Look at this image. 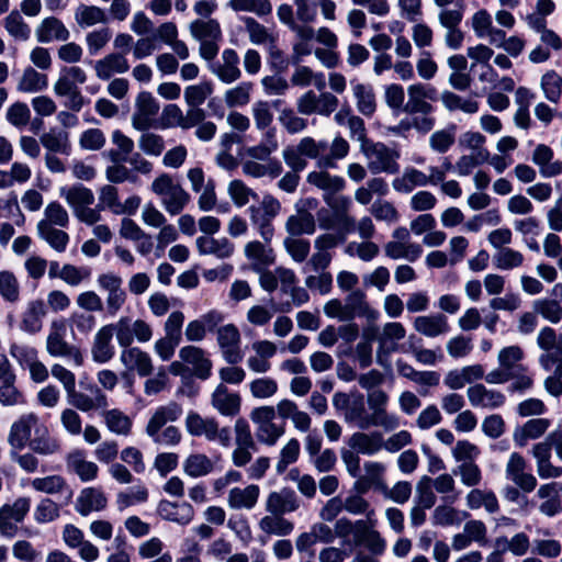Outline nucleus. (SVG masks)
Segmentation results:
<instances>
[{"mask_svg":"<svg viewBox=\"0 0 562 562\" xmlns=\"http://www.w3.org/2000/svg\"><path fill=\"white\" fill-rule=\"evenodd\" d=\"M361 153L370 159L368 169L372 175L381 172L397 173L400 171V164L397 160L401 154L397 149H392L384 143L371 142Z\"/></svg>","mask_w":562,"mask_h":562,"instance_id":"obj_1","label":"nucleus"},{"mask_svg":"<svg viewBox=\"0 0 562 562\" xmlns=\"http://www.w3.org/2000/svg\"><path fill=\"white\" fill-rule=\"evenodd\" d=\"M217 342L222 349L224 359L229 364H237L243 357L239 351L240 333L234 324H227L217 328Z\"/></svg>","mask_w":562,"mask_h":562,"instance_id":"obj_2","label":"nucleus"},{"mask_svg":"<svg viewBox=\"0 0 562 562\" xmlns=\"http://www.w3.org/2000/svg\"><path fill=\"white\" fill-rule=\"evenodd\" d=\"M379 312L371 308L366 301V293L362 290L351 291L344 304V313L340 316L341 322H351L356 317H366L368 319H375Z\"/></svg>","mask_w":562,"mask_h":562,"instance_id":"obj_3","label":"nucleus"},{"mask_svg":"<svg viewBox=\"0 0 562 562\" xmlns=\"http://www.w3.org/2000/svg\"><path fill=\"white\" fill-rule=\"evenodd\" d=\"M37 422V415L30 413L22 415L12 424L8 437V441L12 449H24L29 446V442L32 439V429H34Z\"/></svg>","mask_w":562,"mask_h":562,"instance_id":"obj_4","label":"nucleus"},{"mask_svg":"<svg viewBox=\"0 0 562 562\" xmlns=\"http://www.w3.org/2000/svg\"><path fill=\"white\" fill-rule=\"evenodd\" d=\"M157 514L164 520L186 526L192 521L194 509L188 502L177 503L168 499H161L157 506Z\"/></svg>","mask_w":562,"mask_h":562,"instance_id":"obj_5","label":"nucleus"},{"mask_svg":"<svg viewBox=\"0 0 562 562\" xmlns=\"http://www.w3.org/2000/svg\"><path fill=\"white\" fill-rule=\"evenodd\" d=\"M179 357L186 363L193 366V374L207 380L212 374V361L205 357V352L200 347L184 346L179 351Z\"/></svg>","mask_w":562,"mask_h":562,"instance_id":"obj_6","label":"nucleus"},{"mask_svg":"<svg viewBox=\"0 0 562 562\" xmlns=\"http://www.w3.org/2000/svg\"><path fill=\"white\" fill-rule=\"evenodd\" d=\"M114 334V324H109L99 329L94 337L92 358L97 363H106L114 356V347L111 340Z\"/></svg>","mask_w":562,"mask_h":562,"instance_id":"obj_7","label":"nucleus"},{"mask_svg":"<svg viewBox=\"0 0 562 562\" xmlns=\"http://www.w3.org/2000/svg\"><path fill=\"white\" fill-rule=\"evenodd\" d=\"M108 499L100 488L86 487L80 492L75 505L76 510L83 517L92 510L100 512L106 507Z\"/></svg>","mask_w":562,"mask_h":562,"instance_id":"obj_8","label":"nucleus"},{"mask_svg":"<svg viewBox=\"0 0 562 562\" xmlns=\"http://www.w3.org/2000/svg\"><path fill=\"white\" fill-rule=\"evenodd\" d=\"M59 195L66 200L74 213L94 203V194L92 190L80 182H77L71 187H61L59 189Z\"/></svg>","mask_w":562,"mask_h":562,"instance_id":"obj_9","label":"nucleus"},{"mask_svg":"<svg viewBox=\"0 0 562 562\" xmlns=\"http://www.w3.org/2000/svg\"><path fill=\"white\" fill-rule=\"evenodd\" d=\"M121 361L127 370H136L139 376H148L153 372V363L149 355L138 347L123 349Z\"/></svg>","mask_w":562,"mask_h":562,"instance_id":"obj_10","label":"nucleus"},{"mask_svg":"<svg viewBox=\"0 0 562 562\" xmlns=\"http://www.w3.org/2000/svg\"><path fill=\"white\" fill-rule=\"evenodd\" d=\"M212 405L223 416H235L240 411V396L237 393L229 394L227 387L221 383L212 394Z\"/></svg>","mask_w":562,"mask_h":562,"instance_id":"obj_11","label":"nucleus"},{"mask_svg":"<svg viewBox=\"0 0 562 562\" xmlns=\"http://www.w3.org/2000/svg\"><path fill=\"white\" fill-rule=\"evenodd\" d=\"M196 248L200 255H214L220 259L229 258L234 252V244L226 237L215 239L200 236L196 238Z\"/></svg>","mask_w":562,"mask_h":562,"instance_id":"obj_12","label":"nucleus"},{"mask_svg":"<svg viewBox=\"0 0 562 562\" xmlns=\"http://www.w3.org/2000/svg\"><path fill=\"white\" fill-rule=\"evenodd\" d=\"M70 34L64 23L55 18H45L36 29V37L40 43H50L54 38L57 41H67Z\"/></svg>","mask_w":562,"mask_h":562,"instance_id":"obj_13","label":"nucleus"},{"mask_svg":"<svg viewBox=\"0 0 562 562\" xmlns=\"http://www.w3.org/2000/svg\"><path fill=\"white\" fill-rule=\"evenodd\" d=\"M41 144L54 154L70 155L71 144L69 142V133L58 127H52L48 132L43 133L40 137Z\"/></svg>","mask_w":562,"mask_h":562,"instance_id":"obj_14","label":"nucleus"},{"mask_svg":"<svg viewBox=\"0 0 562 562\" xmlns=\"http://www.w3.org/2000/svg\"><path fill=\"white\" fill-rule=\"evenodd\" d=\"M348 445L359 453L367 456H372L384 447L383 436L380 431H372L370 434L355 432L349 438Z\"/></svg>","mask_w":562,"mask_h":562,"instance_id":"obj_15","label":"nucleus"},{"mask_svg":"<svg viewBox=\"0 0 562 562\" xmlns=\"http://www.w3.org/2000/svg\"><path fill=\"white\" fill-rule=\"evenodd\" d=\"M307 182L324 190V200L330 204L328 194H335L345 188V179L340 176H331L326 171H312L307 176Z\"/></svg>","mask_w":562,"mask_h":562,"instance_id":"obj_16","label":"nucleus"},{"mask_svg":"<svg viewBox=\"0 0 562 562\" xmlns=\"http://www.w3.org/2000/svg\"><path fill=\"white\" fill-rule=\"evenodd\" d=\"M67 465L82 482H89L97 477L99 468L94 462L85 460L83 450H75L67 457Z\"/></svg>","mask_w":562,"mask_h":562,"instance_id":"obj_17","label":"nucleus"},{"mask_svg":"<svg viewBox=\"0 0 562 562\" xmlns=\"http://www.w3.org/2000/svg\"><path fill=\"white\" fill-rule=\"evenodd\" d=\"M29 447L35 453L48 456L59 449V443L49 436V431L45 425L37 423L34 427V436L30 440Z\"/></svg>","mask_w":562,"mask_h":562,"instance_id":"obj_18","label":"nucleus"},{"mask_svg":"<svg viewBox=\"0 0 562 562\" xmlns=\"http://www.w3.org/2000/svg\"><path fill=\"white\" fill-rule=\"evenodd\" d=\"M245 255L249 260L254 261L252 269L255 272H262V270L274 262V254L271 248L258 241H249L245 247Z\"/></svg>","mask_w":562,"mask_h":562,"instance_id":"obj_19","label":"nucleus"},{"mask_svg":"<svg viewBox=\"0 0 562 562\" xmlns=\"http://www.w3.org/2000/svg\"><path fill=\"white\" fill-rule=\"evenodd\" d=\"M46 314L45 303L42 300L30 302L23 313L20 328L27 334H36L42 329V317Z\"/></svg>","mask_w":562,"mask_h":562,"instance_id":"obj_20","label":"nucleus"},{"mask_svg":"<svg viewBox=\"0 0 562 562\" xmlns=\"http://www.w3.org/2000/svg\"><path fill=\"white\" fill-rule=\"evenodd\" d=\"M414 327L427 337H437L448 330L447 317L443 314L418 316L414 321Z\"/></svg>","mask_w":562,"mask_h":562,"instance_id":"obj_21","label":"nucleus"},{"mask_svg":"<svg viewBox=\"0 0 562 562\" xmlns=\"http://www.w3.org/2000/svg\"><path fill=\"white\" fill-rule=\"evenodd\" d=\"M259 486L250 484L245 488L234 487L229 491L228 504L232 508L251 509L259 497Z\"/></svg>","mask_w":562,"mask_h":562,"instance_id":"obj_22","label":"nucleus"},{"mask_svg":"<svg viewBox=\"0 0 562 562\" xmlns=\"http://www.w3.org/2000/svg\"><path fill=\"white\" fill-rule=\"evenodd\" d=\"M285 229L291 236L312 235L316 229L315 218L310 212L299 210V214L288 217Z\"/></svg>","mask_w":562,"mask_h":562,"instance_id":"obj_23","label":"nucleus"},{"mask_svg":"<svg viewBox=\"0 0 562 562\" xmlns=\"http://www.w3.org/2000/svg\"><path fill=\"white\" fill-rule=\"evenodd\" d=\"M372 414H368L367 418L360 425L361 430H367L372 426H382L385 430H393L400 426V419L394 414H387L385 406L371 408Z\"/></svg>","mask_w":562,"mask_h":562,"instance_id":"obj_24","label":"nucleus"},{"mask_svg":"<svg viewBox=\"0 0 562 562\" xmlns=\"http://www.w3.org/2000/svg\"><path fill=\"white\" fill-rule=\"evenodd\" d=\"M47 86V76L40 74L33 67L29 66L24 69L23 76L18 85V90L33 93L45 90Z\"/></svg>","mask_w":562,"mask_h":562,"instance_id":"obj_25","label":"nucleus"},{"mask_svg":"<svg viewBox=\"0 0 562 562\" xmlns=\"http://www.w3.org/2000/svg\"><path fill=\"white\" fill-rule=\"evenodd\" d=\"M15 374H10L0 385V404L3 406H14L25 404L24 394L15 386Z\"/></svg>","mask_w":562,"mask_h":562,"instance_id":"obj_26","label":"nucleus"},{"mask_svg":"<svg viewBox=\"0 0 562 562\" xmlns=\"http://www.w3.org/2000/svg\"><path fill=\"white\" fill-rule=\"evenodd\" d=\"M183 470L191 477H200L213 471V463L205 454H190L183 463Z\"/></svg>","mask_w":562,"mask_h":562,"instance_id":"obj_27","label":"nucleus"},{"mask_svg":"<svg viewBox=\"0 0 562 562\" xmlns=\"http://www.w3.org/2000/svg\"><path fill=\"white\" fill-rule=\"evenodd\" d=\"M251 224L258 228L260 236L263 240L269 244L274 235V228L272 220L265 212H261V207L251 205L248 209Z\"/></svg>","mask_w":562,"mask_h":562,"instance_id":"obj_28","label":"nucleus"},{"mask_svg":"<svg viewBox=\"0 0 562 562\" xmlns=\"http://www.w3.org/2000/svg\"><path fill=\"white\" fill-rule=\"evenodd\" d=\"M353 94L357 99V108L366 116H372L375 112V97L371 86L358 83L353 87Z\"/></svg>","mask_w":562,"mask_h":562,"instance_id":"obj_29","label":"nucleus"},{"mask_svg":"<svg viewBox=\"0 0 562 562\" xmlns=\"http://www.w3.org/2000/svg\"><path fill=\"white\" fill-rule=\"evenodd\" d=\"M213 82L210 80H205L200 82L199 85L187 87L184 90V99L190 108L200 106L213 93Z\"/></svg>","mask_w":562,"mask_h":562,"instance_id":"obj_30","label":"nucleus"},{"mask_svg":"<svg viewBox=\"0 0 562 562\" xmlns=\"http://www.w3.org/2000/svg\"><path fill=\"white\" fill-rule=\"evenodd\" d=\"M190 31L196 40L205 37L220 40L222 37L221 25L215 19H209L207 21L195 20L190 24Z\"/></svg>","mask_w":562,"mask_h":562,"instance_id":"obj_31","label":"nucleus"},{"mask_svg":"<svg viewBox=\"0 0 562 562\" xmlns=\"http://www.w3.org/2000/svg\"><path fill=\"white\" fill-rule=\"evenodd\" d=\"M535 313L540 314L546 321L558 324L562 319V306L554 299H540L533 302Z\"/></svg>","mask_w":562,"mask_h":562,"instance_id":"obj_32","label":"nucleus"},{"mask_svg":"<svg viewBox=\"0 0 562 562\" xmlns=\"http://www.w3.org/2000/svg\"><path fill=\"white\" fill-rule=\"evenodd\" d=\"M228 7L235 12H252L258 16L269 15L272 12L269 0H229Z\"/></svg>","mask_w":562,"mask_h":562,"instance_id":"obj_33","label":"nucleus"},{"mask_svg":"<svg viewBox=\"0 0 562 562\" xmlns=\"http://www.w3.org/2000/svg\"><path fill=\"white\" fill-rule=\"evenodd\" d=\"M4 27L14 38L26 41L30 38L31 29L24 22L18 10H13L4 20Z\"/></svg>","mask_w":562,"mask_h":562,"instance_id":"obj_34","label":"nucleus"},{"mask_svg":"<svg viewBox=\"0 0 562 562\" xmlns=\"http://www.w3.org/2000/svg\"><path fill=\"white\" fill-rule=\"evenodd\" d=\"M504 543L502 552L510 551L515 555H524L529 549V538L525 532L516 533L510 541L505 536L498 537L495 541L496 548H501Z\"/></svg>","mask_w":562,"mask_h":562,"instance_id":"obj_35","label":"nucleus"},{"mask_svg":"<svg viewBox=\"0 0 562 562\" xmlns=\"http://www.w3.org/2000/svg\"><path fill=\"white\" fill-rule=\"evenodd\" d=\"M168 195L169 198L164 200V204L170 215L180 214L190 201V194L180 184H176Z\"/></svg>","mask_w":562,"mask_h":562,"instance_id":"obj_36","label":"nucleus"},{"mask_svg":"<svg viewBox=\"0 0 562 562\" xmlns=\"http://www.w3.org/2000/svg\"><path fill=\"white\" fill-rule=\"evenodd\" d=\"M541 87L549 101L557 103L560 100L562 78L554 70H550L542 76Z\"/></svg>","mask_w":562,"mask_h":562,"instance_id":"obj_37","label":"nucleus"},{"mask_svg":"<svg viewBox=\"0 0 562 562\" xmlns=\"http://www.w3.org/2000/svg\"><path fill=\"white\" fill-rule=\"evenodd\" d=\"M522 254L508 247L502 248L494 256L495 267L502 270H510L513 268L519 267L522 265Z\"/></svg>","mask_w":562,"mask_h":562,"instance_id":"obj_38","label":"nucleus"},{"mask_svg":"<svg viewBox=\"0 0 562 562\" xmlns=\"http://www.w3.org/2000/svg\"><path fill=\"white\" fill-rule=\"evenodd\" d=\"M252 83L248 81L240 82L237 87L229 89L225 93V102L229 108L244 106L250 100Z\"/></svg>","mask_w":562,"mask_h":562,"instance_id":"obj_39","label":"nucleus"},{"mask_svg":"<svg viewBox=\"0 0 562 562\" xmlns=\"http://www.w3.org/2000/svg\"><path fill=\"white\" fill-rule=\"evenodd\" d=\"M524 358L522 349L518 346H509L503 348L498 353V362L499 366L510 372L515 370L525 371L526 368L524 366L515 367V363L520 361Z\"/></svg>","mask_w":562,"mask_h":562,"instance_id":"obj_40","label":"nucleus"},{"mask_svg":"<svg viewBox=\"0 0 562 562\" xmlns=\"http://www.w3.org/2000/svg\"><path fill=\"white\" fill-rule=\"evenodd\" d=\"M456 125L451 124L448 128L435 132L429 139L430 147L440 154H445L453 145L456 137Z\"/></svg>","mask_w":562,"mask_h":562,"instance_id":"obj_41","label":"nucleus"},{"mask_svg":"<svg viewBox=\"0 0 562 562\" xmlns=\"http://www.w3.org/2000/svg\"><path fill=\"white\" fill-rule=\"evenodd\" d=\"M105 423L110 431L119 435H128L132 428L131 419L119 409L108 411Z\"/></svg>","mask_w":562,"mask_h":562,"instance_id":"obj_42","label":"nucleus"},{"mask_svg":"<svg viewBox=\"0 0 562 562\" xmlns=\"http://www.w3.org/2000/svg\"><path fill=\"white\" fill-rule=\"evenodd\" d=\"M432 479L424 475L416 485V503L423 508H431L436 503V495L432 492Z\"/></svg>","mask_w":562,"mask_h":562,"instance_id":"obj_43","label":"nucleus"},{"mask_svg":"<svg viewBox=\"0 0 562 562\" xmlns=\"http://www.w3.org/2000/svg\"><path fill=\"white\" fill-rule=\"evenodd\" d=\"M228 193L234 201V203L241 207L246 205L249 201V198L254 200H258V194L248 188L241 180L235 179L231 181L228 186Z\"/></svg>","mask_w":562,"mask_h":562,"instance_id":"obj_44","label":"nucleus"},{"mask_svg":"<svg viewBox=\"0 0 562 562\" xmlns=\"http://www.w3.org/2000/svg\"><path fill=\"white\" fill-rule=\"evenodd\" d=\"M59 517V506L50 498L42 499L35 508L34 519L38 524H47Z\"/></svg>","mask_w":562,"mask_h":562,"instance_id":"obj_45","label":"nucleus"},{"mask_svg":"<svg viewBox=\"0 0 562 562\" xmlns=\"http://www.w3.org/2000/svg\"><path fill=\"white\" fill-rule=\"evenodd\" d=\"M0 295L8 302H15L19 299L18 280L10 271L0 272Z\"/></svg>","mask_w":562,"mask_h":562,"instance_id":"obj_46","label":"nucleus"},{"mask_svg":"<svg viewBox=\"0 0 562 562\" xmlns=\"http://www.w3.org/2000/svg\"><path fill=\"white\" fill-rule=\"evenodd\" d=\"M284 247L292 259L296 262H303L311 250V243L307 239H295V238H285Z\"/></svg>","mask_w":562,"mask_h":562,"instance_id":"obj_47","label":"nucleus"},{"mask_svg":"<svg viewBox=\"0 0 562 562\" xmlns=\"http://www.w3.org/2000/svg\"><path fill=\"white\" fill-rule=\"evenodd\" d=\"M80 11L76 13V20L80 25H93L99 22H105L104 11L95 5H81Z\"/></svg>","mask_w":562,"mask_h":562,"instance_id":"obj_48","label":"nucleus"},{"mask_svg":"<svg viewBox=\"0 0 562 562\" xmlns=\"http://www.w3.org/2000/svg\"><path fill=\"white\" fill-rule=\"evenodd\" d=\"M65 484H66V482H65L64 477H61L60 475H49V476H45V477H37V479H34L32 482V485L36 491L43 492L46 494L59 493L64 488Z\"/></svg>","mask_w":562,"mask_h":562,"instance_id":"obj_49","label":"nucleus"},{"mask_svg":"<svg viewBox=\"0 0 562 562\" xmlns=\"http://www.w3.org/2000/svg\"><path fill=\"white\" fill-rule=\"evenodd\" d=\"M345 419L347 423H357V426L360 428V425L363 423V419L367 418L368 414L366 412L364 406V396L362 394H358L352 402H350L348 408L346 409Z\"/></svg>","mask_w":562,"mask_h":562,"instance_id":"obj_50","label":"nucleus"},{"mask_svg":"<svg viewBox=\"0 0 562 562\" xmlns=\"http://www.w3.org/2000/svg\"><path fill=\"white\" fill-rule=\"evenodd\" d=\"M139 148L147 155L159 156L164 151L165 143L160 135L144 133L139 138Z\"/></svg>","mask_w":562,"mask_h":562,"instance_id":"obj_51","label":"nucleus"},{"mask_svg":"<svg viewBox=\"0 0 562 562\" xmlns=\"http://www.w3.org/2000/svg\"><path fill=\"white\" fill-rule=\"evenodd\" d=\"M240 20L245 23L251 43L260 45L270 37L267 29L254 18L241 16Z\"/></svg>","mask_w":562,"mask_h":562,"instance_id":"obj_52","label":"nucleus"},{"mask_svg":"<svg viewBox=\"0 0 562 562\" xmlns=\"http://www.w3.org/2000/svg\"><path fill=\"white\" fill-rule=\"evenodd\" d=\"M268 64L270 66V69L276 75H281L285 72L289 65L291 64L290 60L284 55V53L277 47L273 38H271V45L269 47Z\"/></svg>","mask_w":562,"mask_h":562,"instance_id":"obj_53","label":"nucleus"},{"mask_svg":"<svg viewBox=\"0 0 562 562\" xmlns=\"http://www.w3.org/2000/svg\"><path fill=\"white\" fill-rule=\"evenodd\" d=\"M31 116L30 109L24 102H15L7 110V120L15 127L25 125Z\"/></svg>","mask_w":562,"mask_h":562,"instance_id":"obj_54","label":"nucleus"},{"mask_svg":"<svg viewBox=\"0 0 562 562\" xmlns=\"http://www.w3.org/2000/svg\"><path fill=\"white\" fill-rule=\"evenodd\" d=\"M183 113L181 109L175 104L170 103L167 104L161 113L160 116V127L161 128H169V127H182L183 124Z\"/></svg>","mask_w":562,"mask_h":562,"instance_id":"obj_55","label":"nucleus"},{"mask_svg":"<svg viewBox=\"0 0 562 562\" xmlns=\"http://www.w3.org/2000/svg\"><path fill=\"white\" fill-rule=\"evenodd\" d=\"M284 434V425H277L274 423H266L260 425L257 430V438L260 442L268 446H274L278 439Z\"/></svg>","mask_w":562,"mask_h":562,"instance_id":"obj_56","label":"nucleus"},{"mask_svg":"<svg viewBox=\"0 0 562 562\" xmlns=\"http://www.w3.org/2000/svg\"><path fill=\"white\" fill-rule=\"evenodd\" d=\"M105 143L104 134L99 128L85 131L79 139L80 147L88 150H99Z\"/></svg>","mask_w":562,"mask_h":562,"instance_id":"obj_57","label":"nucleus"},{"mask_svg":"<svg viewBox=\"0 0 562 562\" xmlns=\"http://www.w3.org/2000/svg\"><path fill=\"white\" fill-rule=\"evenodd\" d=\"M452 454L456 461L473 462L480 454V449L469 440H459L452 449Z\"/></svg>","mask_w":562,"mask_h":562,"instance_id":"obj_58","label":"nucleus"},{"mask_svg":"<svg viewBox=\"0 0 562 562\" xmlns=\"http://www.w3.org/2000/svg\"><path fill=\"white\" fill-rule=\"evenodd\" d=\"M10 355L22 366L30 367L37 360V350L29 346L10 345Z\"/></svg>","mask_w":562,"mask_h":562,"instance_id":"obj_59","label":"nucleus"},{"mask_svg":"<svg viewBox=\"0 0 562 562\" xmlns=\"http://www.w3.org/2000/svg\"><path fill=\"white\" fill-rule=\"evenodd\" d=\"M256 127L263 131L270 126L273 120V114L270 111V103L268 101H258L252 108Z\"/></svg>","mask_w":562,"mask_h":562,"instance_id":"obj_60","label":"nucleus"},{"mask_svg":"<svg viewBox=\"0 0 562 562\" xmlns=\"http://www.w3.org/2000/svg\"><path fill=\"white\" fill-rule=\"evenodd\" d=\"M111 38V31L109 27L95 30L87 34L86 41L90 55H97L99 50L105 46Z\"/></svg>","mask_w":562,"mask_h":562,"instance_id":"obj_61","label":"nucleus"},{"mask_svg":"<svg viewBox=\"0 0 562 562\" xmlns=\"http://www.w3.org/2000/svg\"><path fill=\"white\" fill-rule=\"evenodd\" d=\"M114 333L116 335L117 344L122 348H131L130 346L134 340V336L130 317H121L120 321L116 324H114Z\"/></svg>","mask_w":562,"mask_h":562,"instance_id":"obj_62","label":"nucleus"},{"mask_svg":"<svg viewBox=\"0 0 562 562\" xmlns=\"http://www.w3.org/2000/svg\"><path fill=\"white\" fill-rule=\"evenodd\" d=\"M482 431L492 439L499 438L505 432V422L499 414L486 416L482 423Z\"/></svg>","mask_w":562,"mask_h":562,"instance_id":"obj_63","label":"nucleus"},{"mask_svg":"<svg viewBox=\"0 0 562 562\" xmlns=\"http://www.w3.org/2000/svg\"><path fill=\"white\" fill-rule=\"evenodd\" d=\"M278 384L272 379L260 378L250 383V391L254 397L267 398L276 394Z\"/></svg>","mask_w":562,"mask_h":562,"instance_id":"obj_64","label":"nucleus"}]
</instances>
